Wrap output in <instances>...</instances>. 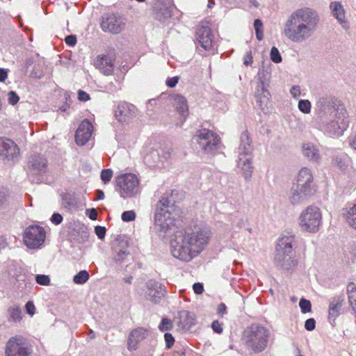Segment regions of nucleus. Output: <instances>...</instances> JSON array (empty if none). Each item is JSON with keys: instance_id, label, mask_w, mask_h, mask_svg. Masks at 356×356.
Masks as SVG:
<instances>
[{"instance_id": "f257e3e1", "label": "nucleus", "mask_w": 356, "mask_h": 356, "mask_svg": "<svg viewBox=\"0 0 356 356\" xmlns=\"http://www.w3.org/2000/svg\"><path fill=\"white\" fill-rule=\"evenodd\" d=\"M315 122L318 128L332 137H339L349 126L346 108L337 99H320L316 104Z\"/></svg>"}, {"instance_id": "f03ea898", "label": "nucleus", "mask_w": 356, "mask_h": 356, "mask_svg": "<svg viewBox=\"0 0 356 356\" xmlns=\"http://www.w3.org/2000/svg\"><path fill=\"white\" fill-rule=\"evenodd\" d=\"M211 232L206 225H195L194 229L188 227L178 232L175 236V245L172 246L175 257L189 261L199 254L211 238Z\"/></svg>"}, {"instance_id": "7ed1b4c3", "label": "nucleus", "mask_w": 356, "mask_h": 356, "mask_svg": "<svg viewBox=\"0 0 356 356\" xmlns=\"http://www.w3.org/2000/svg\"><path fill=\"white\" fill-rule=\"evenodd\" d=\"M312 10L307 8L293 12L286 22L284 33L286 38L295 42L304 40L309 35Z\"/></svg>"}, {"instance_id": "20e7f679", "label": "nucleus", "mask_w": 356, "mask_h": 356, "mask_svg": "<svg viewBox=\"0 0 356 356\" xmlns=\"http://www.w3.org/2000/svg\"><path fill=\"white\" fill-rule=\"evenodd\" d=\"M270 332L266 327L252 324L243 331L242 341L245 346L254 353L263 352L267 347Z\"/></svg>"}, {"instance_id": "39448f33", "label": "nucleus", "mask_w": 356, "mask_h": 356, "mask_svg": "<svg viewBox=\"0 0 356 356\" xmlns=\"http://www.w3.org/2000/svg\"><path fill=\"white\" fill-rule=\"evenodd\" d=\"M312 172L309 169L302 168L298 175L296 183L291 188L292 204H302L309 200L311 194Z\"/></svg>"}, {"instance_id": "423d86ee", "label": "nucleus", "mask_w": 356, "mask_h": 356, "mask_svg": "<svg viewBox=\"0 0 356 356\" xmlns=\"http://www.w3.org/2000/svg\"><path fill=\"white\" fill-rule=\"evenodd\" d=\"M33 346L26 337L15 334L5 343L4 356H33Z\"/></svg>"}, {"instance_id": "0eeeda50", "label": "nucleus", "mask_w": 356, "mask_h": 356, "mask_svg": "<svg viewBox=\"0 0 356 356\" xmlns=\"http://www.w3.org/2000/svg\"><path fill=\"white\" fill-rule=\"evenodd\" d=\"M241 143L239 148L243 149V152L239 154L238 165L243 170L245 178L249 179L252 176V156H251V143L252 140L249 132L246 130L241 134Z\"/></svg>"}, {"instance_id": "6e6552de", "label": "nucleus", "mask_w": 356, "mask_h": 356, "mask_svg": "<svg viewBox=\"0 0 356 356\" xmlns=\"http://www.w3.org/2000/svg\"><path fill=\"white\" fill-rule=\"evenodd\" d=\"M116 186L120 195L123 197L133 196L139 186V180L133 173L122 174L115 178Z\"/></svg>"}, {"instance_id": "1a4fd4ad", "label": "nucleus", "mask_w": 356, "mask_h": 356, "mask_svg": "<svg viewBox=\"0 0 356 356\" xmlns=\"http://www.w3.org/2000/svg\"><path fill=\"white\" fill-rule=\"evenodd\" d=\"M46 232L40 225H30L27 227L23 234L24 244L31 249L40 248L44 242Z\"/></svg>"}, {"instance_id": "9d476101", "label": "nucleus", "mask_w": 356, "mask_h": 356, "mask_svg": "<svg viewBox=\"0 0 356 356\" xmlns=\"http://www.w3.org/2000/svg\"><path fill=\"white\" fill-rule=\"evenodd\" d=\"M168 198H162L159 202V209L155 214V222L161 230L167 231L174 225L175 219L170 217V213L167 210L169 207Z\"/></svg>"}, {"instance_id": "9b49d317", "label": "nucleus", "mask_w": 356, "mask_h": 356, "mask_svg": "<svg viewBox=\"0 0 356 356\" xmlns=\"http://www.w3.org/2000/svg\"><path fill=\"white\" fill-rule=\"evenodd\" d=\"M195 138L198 144L207 152H211L216 149L220 143L218 136L207 129L198 130L196 132Z\"/></svg>"}, {"instance_id": "f8f14e48", "label": "nucleus", "mask_w": 356, "mask_h": 356, "mask_svg": "<svg viewBox=\"0 0 356 356\" xmlns=\"http://www.w3.org/2000/svg\"><path fill=\"white\" fill-rule=\"evenodd\" d=\"M122 17L113 13L104 15L100 20V27L104 32L120 33L124 27Z\"/></svg>"}, {"instance_id": "ddd939ff", "label": "nucleus", "mask_w": 356, "mask_h": 356, "mask_svg": "<svg viewBox=\"0 0 356 356\" xmlns=\"http://www.w3.org/2000/svg\"><path fill=\"white\" fill-rule=\"evenodd\" d=\"M19 148L11 139L0 137V157L3 160L11 161L19 155Z\"/></svg>"}, {"instance_id": "4468645a", "label": "nucleus", "mask_w": 356, "mask_h": 356, "mask_svg": "<svg viewBox=\"0 0 356 356\" xmlns=\"http://www.w3.org/2000/svg\"><path fill=\"white\" fill-rule=\"evenodd\" d=\"M345 296L337 295L330 300L328 307V320L332 326L337 325V318L342 314V308L345 305Z\"/></svg>"}, {"instance_id": "2eb2a0df", "label": "nucleus", "mask_w": 356, "mask_h": 356, "mask_svg": "<svg viewBox=\"0 0 356 356\" xmlns=\"http://www.w3.org/2000/svg\"><path fill=\"white\" fill-rule=\"evenodd\" d=\"M115 56L105 54L98 55L94 60V66L104 75H112L114 71Z\"/></svg>"}, {"instance_id": "dca6fc26", "label": "nucleus", "mask_w": 356, "mask_h": 356, "mask_svg": "<svg viewBox=\"0 0 356 356\" xmlns=\"http://www.w3.org/2000/svg\"><path fill=\"white\" fill-rule=\"evenodd\" d=\"M93 131L92 123L87 119L79 124L75 135V140L78 145H84L91 138Z\"/></svg>"}, {"instance_id": "f3484780", "label": "nucleus", "mask_w": 356, "mask_h": 356, "mask_svg": "<svg viewBox=\"0 0 356 356\" xmlns=\"http://www.w3.org/2000/svg\"><path fill=\"white\" fill-rule=\"evenodd\" d=\"M292 241L293 238L291 236L282 237L279 239L276 248L277 259L279 261L284 260L286 256L292 252Z\"/></svg>"}, {"instance_id": "a211bd4d", "label": "nucleus", "mask_w": 356, "mask_h": 356, "mask_svg": "<svg viewBox=\"0 0 356 356\" xmlns=\"http://www.w3.org/2000/svg\"><path fill=\"white\" fill-rule=\"evenodd\" d=\"M211 29L208 26H200L197 31V38L198 43L205 50H209L212 47Z\"/></svg>"}, {"instance_id": "6ab92c4d", "label": "nucleus", "mask_w": 356, "mask_h": 356, "mask_svg": "<svg viewBox=\"0 0 356 356\" xmlns=\"http://www.w3.org/2000/svg\"><path fill=\"white\" fill-rule=\"evenodd\" d=\"M147 330L143 327L134 329L129 334L127 348L129 350H136L139 341L145 338Z\"/></svg>"}, {"instance_id": "aec40b11", "label": "nucleus", "mask_w": 356, "mask_h": 356, "mask_svg": "<svg viewBox=\"0 0 356 356\" xmlns=\"http://www.w3.org/2000/svg\"><path fill=\"white\" fill-rule=\"evenodd\" d=\"M255 97L257 104L261 108V109H264V105L267 106L269 102L270 95L268 90L265 88L263 82H260L257 84Z\"/></svg>"}, {"instance_id": "412c9836", "label": "nucleus", "mask_w": 356, "mask_h": 356, "mask_svg": "<svg viewBox=\"0 0 356 356\" xmlns=\"http://www.w3.org/2000/svg\"><path fill=\"white\" fill-rule=\"evenodd\" d=\"M172 100L173 106L180 115L185 116L188 113L187 100L184 97L175 95L172 97Z\"/></svg>"}, {"instance_id": "4be33fe9", "label": "nucleus", "mask_w": 356, "mask_h": 356, "mask_svg": "<svg viewBox=\"0 0 356 356\" xmlns=\"http://www.w3.org/2000/svg\"><path fill=\"white\" fill-rule=\"evenodd\" d=\"M330 8L336 19L343 26V28L348 29V27L346 26V20L345 11L342 5L337 1L332 2L330 4Z\"/></svg>"}, {"instance_id": "5701e85b", "label": "nucleus", "mask_w": 356, "mask_h": 356, "mask_svg": "<svg viewBox=\"0 0 356 356\" xmlns=\"http://www.w3.org/2000/svg\"><path fill=\"white\" fill-rule=\"evenodd\" d=\"M134 109V105L123 102L118 105L115 115L120 121H125L127 117L132 115Z\"/></svg>"}, {"instance_id": "b1692460", "label": "nucleus", "mask_w": 356, "mask_h": 356, "mask_svg": "<svg viewBox=\"0 0 356 356\" xmlns=\"http://www.w3.org/2000/svg\"><path fill=\"white\" fill-rule=\"evenodd\" d=\"M299 225L302 230L310 232L312 225V208L310 207H307L301 213L299 218Z\"/></svg>"}, {"instance_id": "393cba45", "label": "nucleus", "mask_w": 356, "mask_h": 356, "mask_svg": "<svg viewBox=\"0 0 356 356\" xmlns=\"http://www.w3.org/2000/svg\"><path fill=\"white\" fill-rule=\"evenodd\" d=\"M8 321L10 323H17L22 320V309L19 305L9 307L7 310Z\"/></svg>"}, {"instance_id": "a878e982", "label": "nucleus", "mask_w": 356, "mask_h": 356, "mask_svg": "<svg viewBox=\"0 0 356 356\" xmlns=\"http://www.w3.org/2000/svg\"><path fill=\"white\" fill-rule=\"evenodd\" d=\"M180 323L184 328H189L195 323V315L189 312L183 311L180 313Z\"/></svg>"}, {"instance_id": "bb28decb", "label": "nucleus", "mask_w": 356, "mask_h": 356, "mask_svg": "<svg viewBox=\"0 0 356 356\" xmlns=\"http://www.w3.org/2000/svg\"><path fill=\"white\" fill-rule=\"evenodd\" d=\"M347 293L350 305H351L356 317V285L354 283H349L347 286Z\"/></svg>"}, {"instance_id": "cd10ccee", "label": "nucleus", "mask_w": 356, "mask_h": 356, "mask_svg": "<svg viewBox=\"0 0 356 356\" xmlns=\"http://www.w3.org/2000/svg\"><path fill=\"white\" fill-rule=\"evenodd\" d=\"M343 215L348 224L356 229V205L348 209Z\"/></svg>"}, {"instance_id": "c85d7f7f", "label": "nucleus", "mask_w": 356, "mask_h": 356, "mask_svg": "<svg viewBox=\"0 0 356 356\" xmlns=\"http://www.w3.org/2000/svg\"><path fill=\"white\" fill-rule=\"evenodd\" d=\"M165 293L166 291L161 286H159V290L149 289L148 292L150 300L154 303L159 302Z\"/></svg>"}, {"instance_id": "c756f323", "label": "nucleus", "mask_w": 356, "mask_h": 356, "mask_svg": "<svg viewBox=\"0 0 356 356\" xmlns=\"http://www.w3.org/2000/svg\"><path fill=\"white\" fill-rule=\"evenodd\" d=\"M332 164L342 171H345L348 165L345 156H335L333 158Z\"/></svg>"}, {"instance_id": "7c9ffc66", "label": "nucleus", "mask_w": 356, "mask_h": 356, "mask_svg": "<svg viewBox=\"0 0 356 356\" xmlns=\"http://www.w3.org/2000/svg\"><path fill=\"white\" fill-rule=\"evenodd\" d=\"M47 161L40 156H34L31 161V166L34 170L41 171L46 168Z\"/></svg>"}, {"instance_id": "2f4dec72", "label": "nucleus", "mask_w": 356, "mask_h": 356, "mask_svg": "<svg viewBox=\"0 0 356 356\" xmlns=\"http://www.w3.org/2000/svg\"><path fill=\"white\" fill-rule=\"evenodd\" d=\"M321 225V213L318 208L313 209V233L318 230Z\"/></svg>"}, {"instance_id": "473e14b6", "label": "nucleus", "mask_w": 356, "mask_h": 356, "mask_svg": "<svg viewBox=\"0 0 356 356\" xmlns=\"http://www.w3.org/2000/svg\"><path fill=\"white\" fill-rule=\"evenodd\" d=\"M89 279V274L86 270H81L73 279L76 284H82L86 283Z\"/></svg>"}, {"instance_id": "72a5a7b5", "label": "nucleus", "mask_w": 356, "mask_h": 356, "mask_svg": "<svg viewBox=\"0 0 356 356\" xmlns=\"http://www.w3.org/2000/svg\"><path fill=\"white\" fill-rule=\"evenodd\" d=\"M254 27L255 29L256 38L258 40H263L264 32H263V23L259 19H257L254 22Z\"/></svg>"}, {"instance_id": "f704fd0d", "label": "nucleus", "mask_w": 356, "mask_h": 356, "mask_svg": "<svg viewBox=\"0 0 356 356\" xmlns=\"http://www.w3.org/2000/svg\"><path fill=\"white\" fill-rule=\"evenodd\" d=\"M173 327L172 322L170 319L168 318H163L159 325V329L163 332L167 330H170Z\"/></svg>"}, {"instance_id": "c9c22d12", "label": "nucleus", "mask_w": 356, "mask_h": 356, "mask_svg": "<svg viewBox=\"0 0 356 356\" xmlns=\"http://www.w3.org/2000/svg\"><path fill=\"white\" fill-rule=\"evenodd\" d=\"M299 109L305 113H309L311 108V103L309 100H300L298 103Z\"/></svg>"}, {"instance_id": "e433bc0d", "label": "nucleus", "mask_w": 356, "mask_h": 356, "mask_svg": "<svg viewBox=\"0 0 356 356\" xmlns=\"http://www.w3.org/2000/svg\"><path fill=\"white\" fill-rule=\"evenodd\" d=\"M113 177V171L111 169H104L101 172V179L104 184L111 181Z\"/></svg>"}, {"instance_id": "4c0bfd02", "label": "nucleus", "mask_w": 356, "mask_h": 356, "mask_svg": "<svg viewBox=\"0 0 356 356\" xmlns=\"http://www.w3.org/2000/svg\"><path fill=\"white\" fill-rule=\"evenodd\" d=\"M270 59L276 63L282 61V56L275 47H272L270 50Z\"/></svg>"}, {"instance_id": "58836bf2", "label": "nucleus", "mask_w": 356, "mask_h": 356, "mask_svg": "<svg viewBox=\"0 0 356 356\" xmlns=\"http://www.w3.org/2000/svg\"><path fill=\"white\" fill-rule=\"evenodd\" d=\"M35 280L38 284L42 286H48L50 284V279L49 276L45 275H36Z\"/></svg>"}, {"instance_id": "ea45409f", "label": "nucleus", "mask_w": 356, "mask_h": 356, "mask_svg": "<svg viewBox=\"0 0 356 356\" xmlns=\"http://www.w3.org/2000/svg\"><path fill=\"white\" fill-rule=\"evenodd\" d=\"M121 218L124 222L133 221L136 218V213L134 211H126L122 213Z\"/></svg>"}, {"instance_id": "a19ab883", "label": "nucleus", "mask_w": 356, "mask_h": 356, "mask_svg": "<svg viewBox=\"0 0 356 356\" xmlns=\"http://www.w3.org/2000/svg\"><path fill=\"white\" fill-rule=\"evenodd\" d=\"M299 306L302 313H307L311 310V302L309 300L302 298L300 300Z\"/></svg>"}, {"instance_id": "79ce46f5", "label": "nucleus", "mask_w": 356, "mask_h": 356, "mask_svg": "<svg viewBox=\"0 0 356 356\" xmlns=\"http://www.w3.org/2000/svg\"><path fill=\"white\" fill-rule=\"evenodd\" d=\"M19 100V96L14 91H10L8 93V101L10 104L15 105Z\"/></svg>"}, {"instance_id": "37998d69", "label": "nucleus", "mask_w": 356, "mask_h": 356, "mask_svg": "<svg viewBox=\"0 0 356 356\" xmlns=\"http://www.w3.org/2000/svg\"><path fill=\"white\" fill-rule=\"evenodd\" d=\"M165 346L167 348H170L175 342V339L170 333H165L164 335Z\"/></svg>"}, {"instance_id": "c03bdc74", "label": "nucleus", "mask_w": 356, "mask_h": 356, "mask_svg": "<svg viewBox=\"0 0 356 356\" xmlns=\"http://www.w3.org/2000/svg\"><path fill=\"white\" fill-rule=\"evenodd\" d=\"M25 309L28 314L33 316L35 313V307L32 301H29L25 305Z\"/></svg>"}, {"instance_id": "a18cd8bd", "label": "nucleus", "mask_w": 356, "mask_h": 356, "mask_svg": "<svg viewBox=\"0 0 356 356\" xmlns=\"http://www.w3.org/2000/svg\"><path fill=\"white\" fill-rule=\"evenodd\" d=\"M211 327L218 334L222 332V323H220L218 321H214L211 324Z\"/></svg>"}, {"instance_id": "49530a36", "label": "nucleus", "mask_w": 356, "mask_h": 356, "mask_svg": "<svg viewBox=\"0 0 356 356\" xmlns=\"http://www.w3.org/2000/svg\"><path fill=\"white\" fill-rule=\"evenodd\" d=\"M95 234L99 238L102 239L106 234V228L104 227L97 226L95 228Z\"/></svg>"}, {"instance_id": "de8ad7c7", "label": "nucleus", "mask_w": 356, "mask_h": 356, "mask_svg": "<svg viewBox=\"0 0 356 356\" xmlns=\"http://www.w3.org/2000/svg\"><path fill=\"white\" fill-rule=\"evenodd\" d=\"M51 221L53 224L58 225L62 222L63 216L58 213H55L51 216Z\"/></svg>"}, {"instance_id": "09e8293b", "label": "nucleus", "mask_w": 356, "mask_h": 356, "mask_svg": "<svg viewBox=\"0 0 356 356\" xmlns=\"http://www.w3.org/2000/svg\"><path fill=\"white\" fill-rule=\"evenodd\" d=\"M179 76H173L168 78L166 80V85L169 88H174L179 82Z\"/></svg>"}, {"instance_id": "8fccbe9b", "label": "nucleus", "mask_w": 356, "mask_h": 356, "mask_svg": "<svg viewBox=\"0 0 356 356\" xmlns=\"http://www.w3.org/2000/svg\"><path fill=\"white\" fill-rule=\"evenodd\" d=\"M65 42L67 44L73 47L76 43V38L74 35H70L65 37Z\"/></svg>"}, {"instance_id": "3c124183", "label": "nucleus", "mask_w": 356, "mask_h": 356, "mask_svg": "<svg viewBox=\"0 0 356 356\" xmlns=\"http://www.w3.org/2000/svg\"><path fill=\"white\" fill-rule=\"evenodd\" d=\"M78 99L81 102H86L88 101L90 97L89 94L84 92L83 90H79L78 91Z\"/></svg>"}, {"instance_id": "603ef678", "label": "nucleus", "mask_w": 356, "mask_h": 356, "mask_svg": "<svg viewBox=\"0 0 356 356\" xmlns=\"http://www.w3.org/2000/svg\"><path fill=\"white\" fill-rule=\"evenodd\" d=\"M193 289L194 292L197 295L202 294L204 291L203 284L200 282L195 283L193 286Z\"/></svg>"}, {"instance_id": "864d4df0", "label": "nucleus", "mask_w": 356, "mask_h": 356, "mask_svg": "<svg viewBox=\"0 0 356 356\" xmlns=\"http://www.w3.org/2000/svg\"><path fill=\"white\" fill-rule=\"evenodd\" d=\"M243 63L245 65H251L253 63V58L251 51L247 52L243 58Z\"/></svg>"}, {"instance_id": "5fc2aeb1", "label": "nucleus", "mask_w": 356, "mask_h": 356, "mask_svg": "<svg viewBox=\"0 0 356 356\" xmlns=\"http://www.w3.org/2000/svg\"><path fill=\"white\" fill-rule=\"evenodd\" d=\"M127 254V252L124 250H120L117 252L114 257V259L116 262L121 261L124 259V257Z\"/></svg>"}, {"instance_id": "6e6d98bb", "label": "nucleus", "mask_w": 356, "mask_h": 356, "mask_svg": "<svg viewBox=\"0 0 356 356\" xmlns=\"http://www.w3.org/2000/svg\"><path fill=\"white\" fill-rule=\"evenodd\" d=\"M290 92H291V95L295 98H297L300 95V89L299 86H293L291 88Z\"/></svg>"}, {"instance_id": "4d7b16f0", "label": "nucleus", "mask_w": 356, "mask_h": 356, "mask_svg": "<svg viewBox=\"0 0 356 356\" xmlns=\"http://www.w3.org/2000/svg\"><path fill=\"white\" fill-rule=\"evenodd\" d=\"M227 307L224 303H220L218 305L217 307V313L220 316H222L224 314L226 313Z\"/></svg>"}, {"instance_id": "13d9d810", "label": "nucleus", "mask_w": 356, "mask_h": 356, "mask_svg": "<svg viewBox=\"0 0 356 356\" xmlns=\"http://www.w3.org/2000/svg\"><path fill=\"white\" fill-rule=\"evenodd\" d=\"M8 78L7 70L3 68H0V82H3Z\"/></svg>"}, {"instance_id": "bf43d9fd", "label": "nucleus", "mask_w": 356, "mask_h": 356, "mask_svg": "<svg viewBox=\"0 0 356 356\" xmlns=\"http://www.w3.org/2000/svg\"><path fill=\"white\" fill-rule=\"evenodd\" d=\"M311 151V146L309 144H303L302 152L305 156H309Z\"/></svg>"}, {"instance_id": "052dcab7", "label": "nucleus", "mask_w": 356, "mask_h": 356, "mask_svg": "<svg viewBox=\"0 0 356 356\" xmlns=\"http://www.w3.org/2000/svg\"><path fill=\"white\" fill-rule=\"evenodd\" d=\"M88 217L91 219V220H96L97 218V211L95 209H92L90 211V213L88 215Z\"/></svg>"}, {"instance_id": "680f3d73", "label": "nucleus", "mask_w": 356, "mask_h": 356, "mask_svg": "<svg viewBox=\"0 0 356 356\" xmlns=\"http://www.w3.org/2000/svg\"><path fill=\"white\" fill-rule=\"evenodd\" d=\"M321 159L320 154L318 153V151L313 148V162L314 161H319Z\"/></svg>"}, {"instance_id": "e2e57ef3", "label": "nucleus", "mask_w": 356, "mask_h": 356, "mask_svg": "<svg viewBox=\"0 0 356 356\" xmlns=\"http://www.w3.org/2000/svg\"><path fill=\"white\" fill-rule=\"evenodd\" d=\"M349 145L353 149L356 150V135L349 139Z\"/></svg>"}, {"instance_id": "0e129e2a", "label": "nucleus", "mask_w": 356, "mask_h": 356, "mask_svg": "<svg viewBox=\"0 0 356 356\" xmlns=\"http://www.w3.org/2000/svg\"><path fill=\"white\" fill-rule=\"evenodd\" d=\"M305 327L307 330L312 331V318H309L306 321Z\"/></svg>"}, {"instance_id": "69168bd1", "label": "nucleus", "mask_w": 356, "mask_h": 356, "mask_svg": "<svg viewBox=\"0 0 356 356\" xmlns=\"http://www.w3.org/2000/svg\"><path fill=\"white\" fill-rule=\"evenodd\" d=\"M104 198V193L102 191H97V200H102Z\"/></svg>"}, {"instance_id": "338daca9", "label": "nucleus", "mask_w": 356, "mask_h": 356, "mask_svg": "<svg viewBox=\"0 0 356 356\" xmlns=\"http://www.w3.org/2000/svg\"><path fill=\"white\" fill-rule=\"evenodd\" d=\"M185 355V353L184 351L183 350H180V351H175L172 354V356H184Z\"/></svg>"}, {"instance_id": "774afa93", "label": "nucleus", "mask_w": 356, "mask_h": 356, "mask_svg": "<svg viewBox=\"0 0 356 356\" xmlns=\"http://www.w3.org/2000/svg\"><path fill=\"white\" fill-rule=\"evenodd\" d=\"M6 245V240L3 237H0V249L3 248Z\"/></svg>"}]
</instances>
